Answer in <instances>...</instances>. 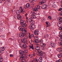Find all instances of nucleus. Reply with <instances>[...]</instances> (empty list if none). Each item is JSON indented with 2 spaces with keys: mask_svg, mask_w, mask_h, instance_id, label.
<instances>
[{
  "mask_svg": "<svg viewBox=\"0 0 62 62\" xmlns=\"http://www.w3.org/2000/svg\"><path fill=\"white\" fill-rule=\"evenodd\" d=\"M18 29L20 31H21L22 33H20L19 35L20 37L22 38H23L24 36H25L26 35H27V31L25 30V29H23V28H22V27H19Z\"/></svg>",
  "mask_w": 62,
  "mask_h": 62,
  "instance_id": "1",
  "label": "nucleus"
},
{
  "mask_svg": "<svg viewBox=\"0 0 62 62\" xmlns=\"http://www.w3.org/2000/svg\"><path fill=\"white\" fill-rule=\"evenodd\" d=\"M19 54H21V56L19 59V60H23L24 59V57L23 56V51L22 50H20L19 51Z\"/></svg>",
  "mask_w": 62,
  "mask_h": 62,
  "instance_id": "2",
  "label": "nucleus"
},
{
  "mask_svg": "<svg viewBox=\"0 0 62 62\" xmlns=\"http://www.w3.org/2000/svg\"><path fill=\"white\" fill-rule=\"evenodd\" d=\"M20 23L21 24V25L22 26H20V27H22V28L25 27L27 26V24L26 23H24V21L23 20H20Z\"/></svg>",
  "mask_w": 62,
  "mask_h": 62,
  "instance_id": "3",
  "label": "nucleus"
},
{
  "mask_svg": "<svg viewBox=\"0 0 62 62\" xmlns=\"http://www.w3.org/2000/svg\"><path fill=\"white\" fill-rule=\"evenodd\" d=\"M59 29L60 30H61L59 32V34L60 35V36H59L61 38L60 39V40L61 41H62V42H60V43H62V27H61L59 28Z\"/></svg>",
  "mask_w": 62,
  "mask_h": 62,
  "instance_id": "4",
  "label": "nucleus"
},
{
  "mask_svg": "<svg viewBox=\"0 0 62 62\" xmlns=\"http://www.w3.org/2000/svg\"><path fill=\"white\" fill-rule=\"evenodd\" d=\"M33 18L31 17L29 19L28 21L30 23H31V24H32V25H34V24H35V21H33Z\"/></svg>",
  "mask_w": 62,
  "mask_h": 62,
  "instance_id": "5",
  "label": "nucleus"
},
{
  "mask_svg": "<svg viewBox=\"0 0 62 62\" xmlns=\"http://www.w3.org/2000/svg\"><path fill=\"white\" fill-rule=\"evenodd\" d=\"M5 49V48L4 47L0 48V55L4 53V51Z\"/></svg>",
  "mask_w": 62,
  "mask_h": 62,
  "instance_id": "6",
  "label": "nucleus"
},
{
  "mask_svg": "<svg viewBox=\"0 0 62 62\" xmlns=\"http://www.w3.org/2000/svg\"><path fill=\"white\" fill-rule=\"evenodd\" d=\"M30 29L32 31L33 30H34L36 28V26L35 25H30Z\"/></svg>",
  "mask_w": 62,
  "mask_h": 62,
  "instance_id": "7",
  "label": "nucleus"
},
{
  "mask_svg": "<svg viewBox=\"0 0 62 62\" xmlns=\"http://www.w3.org/2000/svg\"><path fill=\"white\" fill-rule=\"evenodd\" d=\"M31 16H32V18H36L37 17L35 16V15H36V13H35L34 12L31 11Z\"/></svg>",
  "mask_w": 62,
  "mask_h": 62,
  "instance_id": "8",
  "label": "nucleus"
},
{
  "mask_svg": "<svg viewBox=\"0 0 62 62\" xmlns=\"http://www.w3.org/2000/svg\"><path fill=\"white\" fill-rule=\"evenodd\" d=\"M57 20L59 22V24H62V17H59L57 18Z\"/></svg>",
  "mask_w": 62,
  "mask_h": 62,
  "instance_id": "9",
  "label": "nucleus"
},
{
  "mask_svg": "<svg viewBox=\"0 0 62 62\" xmlns=\"http://www.w3.org/2000/svg\"><path fill=\"white\" fill-rule=\"evenodd\" d=\"M46 2V0H42L41 2H40L39 3V5H41L44 3H45V2Z\"/></svg>",
  "mask_w": 62,
  "mask_h": 62,
  "instance_id": "10",
  "label": "nucleus"
},
{
  "mask_svg": "<svg viewBox=\"0 0 62 62\" xmlns=\"http://www.w3.org/2000/svg\"><path fill=\"white\" fill-rule=\"evenodd\" d=\"M38 52H39V54L40 56H43V53H42V51L40 50Z\"/></svg>",
  "mask_w": 62,
  "mask_h": 62,
  "instance_id": "11",
  "label": "nucleus"
},
{
  "mask_svg": "<svg viewBox=\"0 0 62 62\" xmlns=\"http://www.w3.org/2000/svg\"><path fill=\"white\" fill-rule=\"evenodd\" d=\"M39 30H36L34 32L35 35H39V34L38 33L39 32Z\"/></svg>",
  "mask_w": 62,
  "mask_h": 62,
  "instance_id": "12",
  "label": "nucleus"
},
{
  "mask_svg": "<svg viewBox=\"0 0 62 62\" xmlns=\"http://www.w3.org/2000/svg\"><path fill=\"white\" fill-rule=\"evenodd\" d=\"M50 45L52 47H53L54 48V47H56V44L54 43H52Z\"/></svg>",
  "mask_w": 62,
  "mask_h": 62,
  "instance_id": "13",
  "label": "nucleus"
},
{
  "mask_svg": "<svg viewBox=\"0 0 62 62\" xmlns=\"http://www.w3.org/2000/svg\"><path fill=\"white\" fill-rule=\"evenodd\" d=\"M41 8L43 9H45L47 8V5H43L41 6Z\"/></svg>",
  "mask_w": 62,
  "mask_h": 62,
  "instance_id": "14",
  "label": "nucleus"
},
{
  "mask_svg": "<svg viewBox=\"0 0 62 62\" xmlns=\"http://www.w3.org/2000/svg\"><path fill=\"white\" fill-rule=\"evenodd\" d=\"M41 44L42 45H41V46L43 47V49L44 50L45 49V46H46V44H45L43 43H41Z\"/></svg>",
  "mask_w": 62,
  "mask_h": 62,
  "instance_id": "15",
  "label": "nucleus"
},
{
  "mask_svg": "<svg viewBox=\"0 0 62 62\" xmlns=\"http://www.w3.org/2000/svg\"><path fill=\"white\" fill-rule=\"evenodd\" d=\"M38 10L37 8H34L32 9V10L31 11H33V12H34L33 11H38Z\"/></svg>",
  "mask_w": 62,
  "mask_h": 62,
  "instance_id": "16",
  "label": "nucleus"
},
{
  "mask_svg": "<svg viewBox=\"0 0 62 62\" xmlns=\"http://www.w3.org/2000/svg\"><path fill=\"white\" fill-rule=\"evenodd\" d=\"M17 17V18L18 20H21V19H22V16H21V15H18Z\"/></svg>",
  "mask_w": 62,
  "mask_h": 62,
  "instance_id": "17",
  "label": "nucleus"
},
{
  "mask_svg": "<svg viewBox=\"0 0 62 62\" xmlns=\"http://www.w3.org/2000/svg\"><path fill=\"white\" fill-rule=\"evenodd\" d=\"M21 41L22 43H25L26 42V39H21Z\"/></svg>",
  "mask_w": 62,
  "mask_h": 62,
  "instance_id": "18",
  "label": "nucleus"
},
{
  "mask_svg": "<svg viewBox=\"0 0 62 62\" xmlns=\"http://www.w3.org/2000/svg\"><path fill=\"white\" fill-rule=\"evenodd\" d=\"M57 51H59L60 52H61V53H62V48L61 47L58 48L57 49Z\"/></svg>",
  "mask_w": 62,
  "mask_h": 62,
  "instance_id": "19",
  "label": "nucleus"
},
{
  "mask_svg": "<svg viewBox=\"0 0 62 62\" xmlns=\"http://www.w3.org/2000/svg\"><path fill=\"white\" fill-rule=\"evenodd\" d=\"M62 52H61V54H58V57H59V58H61V57H62Z\"/></svg>",
  "mask_w": 62,
  "mask_h": 62,
  "instance_id": "20",
  "label": "nucleus"
},
{
  "mask_svg": "<svg viewBox=\"0 0 62 62\" xmlns=\"http://www.w3.org/2000/svg\"><path fill=\"white\" fill-rule=\"evenodd\" d=\"M26 8H28L30 7V4L29 3H27L26 4Z\"/></svg>",
  "mask_w": 62,
  "mask_h": 62,
  "instance_id": "21",
  "label": "nucleus"
},
{
  "mask_svg": "<svg viewBox=\"0 0 62 62\" xmlns=\"http://www.w3.org/2000/svg\"><path fill=\"white\" fill-rule=\"evenodd\" d=\"M20 11L19 10H17L16 11V13L17 14V15H20Z\"/></svg>",
  "mask_w": 62,
  "mask_h": 62,
  "instance_id": "22",
  "label": "nucleus"
},
{
  "mask_svg": "<svg viewBox=\"0 0 62 62\" xmlns=\"http://www.w3.org/2000/svg\"><path fill=\"white\" fill-rule=\"evenodd\" d=\"M22 47L24 49H25L27 47V46L26 45L24 44H23L22 45Z\"/></svg>",
  "mask_w": 62,
  "mask_h": 62,
  "instance_id": "23",
  "label": "nucleus"
},
{
  "mask_svg": "<svg viewBox=\"0 0 62 62\" xmlns=\"http://www.w3.org/2000/svg\"><path fill=\"white\" fill-rule=\"evenodd\" d=\"M42 58L41 57H40L39 59V62H42Z\"/></svg>",
  "mask_w": 62,
  "mask_h": 62,
  "instance_id": "24",
  "label": "nucleus"
},
{
  "mask_svg": "<svg viewBox=\"0 0 62 62\" xmlns=\"http://www.w3.org/2000/svg\"><path fill=\"white\" fill-rule=\"evenodd\" d=\"M35 48L37 50H39L40 49V47L38 46H36Z\"/></svg>",
  "mask_w": 62,
  "mask_h": 62,
  "instance_id": "25",
  "label": "nucleus"
},
{
  "mask_svg": "<svg viewBox=\"0 0 62 62\" xmlns=\"http://www.w3.org/2000/svg\"><path fill=\"white\" fill-rule=\"evenodd\" d=\"M49 35L48 34H46L44 36V37L45 38H49Z\"/></svg>",
  "mask_w": 62,
  "mask_h": 62,
  "instance_id": "26",
  "label": "nucleus"
},
{
  "mask_svg": "<svg viewBox=\"0 0 62 62\" xmlns=\"http://www.w3.org/2000/svg\"><path fill=\"white\" fill-rule=\"evenodd\" d=\"M48 23H49V22H46V23L47 25V26H46L47 27H48V26H49V24H48Z\"/></svg>",
  "mask_w": 62,
  "mask_h": 62,
  "instance_id": "27",
  "label": "nucleus"
},
{
  "mask_svg": "<svg viewBox=\"0 0 62 62\" xmlns=\"http://www.w3.org/2000/svg\"><path fill=\"white\" fill-rule=\"evenodd\" d=\"M62 61V60H61V59H59L58 60L56 61V62H61Z\"/></svg>",
  "mask_w": 62,
  "mask_h": 62,
  "instance_id": "28",
  "label": "nucleus"
},
{
  "mask_svg": "<svg viewBox=\"0 0 62 62\" xmlns=\"http://www.w3.org/2000/svg\"><path fill=\"white\" fill-rule=\"evenodd\" d=\"M3 61V59L2 58L0 57V62H2Z\"/></svg>",
  "mask_w": 62,
  "mask_h": 62,
  "instance_id": "29",
  "label": "nucleus"
},
{
  "mask_svg": "<svg viewBox=\"0 0 62 62\" xmlns=\"http://www.w3.org/2000/svg\"><path fill=\"white\" fill-rule=\"evenodd\" d=\"M40 6L39 5H38L37 7V8L39 9H40Z\"/></svg>",
  "mask_w": 62,
  "mask_h": 62,
  "instance_id": "30",
  "label": "nucleus"
},
{
  "mask_svg": "<svg viewBox=\"0 0 62 62\" xmlns=\"http://www.w3.org/2000/svg\"><path fill=\"white\" fill-rule=\"evenodd\" d=\"M29 47L30 48H31L32 49H34V47H33V45H32L31 46H30Z\"/></svg>",
  "mask_w": 62,
  "mask_h": 62,
  "instance_id": "31",
  "label": "nucleus"
},
{
  "mask_svg": "<svg viewBox=\"0 0 62 62\" xmlns=\"http://www.w3.org/2000/svg\"><path fill=\"white\" fill-rule=\"evenodd\" d=\"M5 0H0V3H2L3 1H5Z\"/></svg>",
  "mask_w": 62,
  "mask_h": 62,
  "instance_id": "32",
  "label": "nucleus"
},
{
  "mask_svg": "<svg viewBox=\"0 0 62 62\" xmlns=\"http://www.w3.org/2000/svg\"><path fill=\"white\" fill-rule=\"evenodd\" d=\"M20 9H21V12H23V8H22V7H20Z\"/></svg>",
  "mask_w": 62,
  "mask_h": 62,
  "instance_id": "33",
  "label": "nucleus"
},
{
  "mask_svg": "<svg viewBox=\"0 0 62 62\" xmlns=\"http://www.w3.org/2000/svg\"><path fill=\"white\" fill-rule=\"evenodd\" d=\"M48 18L49 19H50V20H52V18H51V16H49L48 17Z\"/></svg>",
  "mask_w": 62,
  "mask_h": 62,
  "instance_id": "34",
  "label": "nucleus"
},
{
  "mask_svg": "<svg viewBox=\"0 0 62 62\" xmlns=\"http://www.w3.org/2000/svg\"><path fill=\"white\" fill-rule=\"evenodd\" d=\"M59 45H60V46L62 47V42L60 43H59Z\"/></svg>",
  "mask_w": 62,
  "mask_h": 62,
  "instance_id": "35",
  "label": "nucleus"
},
{
  "mask_svg": "<svg viewBox=\"0 0 62 62\" xmlns=\"http://www.w3.org/2000/svg\"><path fill=\"white\" fill-rule=\"evenodd\" d=\"M61 10H62V8H60L59 9V11H61Z\"/></svg>",
  "mask_w": 62,
  "mask_h": 62,
  "instance_id": "36",
  "label": "nucleus"
},
{
  "mask_svg": "<svg viewBox=\"0 0 62 62\" xmlns=\"http://www.w3.org/2000/svg\"><path fill=\"white\" fill-rule=\"evenodd\" d=\"M33 1H34V0H29V1L30 2H33Z\"/></svg>",
  "mask_w": 62,
  "mask_h": 62,
  "instance_id": "37",
  "label": "nucleus"
},
{
  "mask_svg": "<svg viewBox=\"0 0 62 62\" xmlns=\"http://www.w3.org/2000/svg\"><path fill=\"white\" fill-rule=\"evenodd\" d=\"M34 42H35V43H39V42L36 41V40H34Z\"/></svg>",
  "mask_w": 62,
  "mask_h": 62,
  "instance_id": "38",
  "label": "nucleus"
},
{
  "mask_svg": "<svg viewBox=\"0 0 62 62\" xmlns=\"http://www.w3.org/2000/svg\"><path fill=\"white\" fill-rule=\"evenodd\" d=\"M9 0H6V2H7V3H9Z\"/></svg>",
  "mask_w": 62,
  "mask_h": 62,
  "instance_id": "39",
  "label": "nucleus"
},
{
  "mask_svg": "<svg viewBox=\"0 0 62 62\" xmlns=\"http://www.w3.org/2000/svg\"><path fill=\"white\" fill-rule=\"evenodd\" d=\"M10 57H13V55L12 54H11L10 55Z\"/></svg>",
  "mask_w": 62,
  "mask_h": 62,
  "instance_id": "40",
  "label": "nucleus"
},
{
  "mask_svg": "<svg viewBox=\"0 0 62 62\" xmlns=\"http://www.w3.org/2000/svg\"><path fill=\"white\" fill-rule=\"evenodd\" d=\"M24 8L25 9H26V8H27V7H26V6H24Z\"/></svg>",
  "mask_w": 62,
  "mask_h": 62,
  "instance_id": "41",
  "label": "nucleus"
},
{
  "mask_svg": "<svg viewBox=\"0 0 62 62\" xmlns=\"http://www.w3.org/2000/svg\"><path fill=\"white\" fill-rule=\"evenodd\" d=\"M27 13H26L25 14V17H27Z\"/></svg>",
  "mask_w": 62,
  "mask_h": 62,
  "instance_id": "42",
  "label": "nucleus"
},
{
  "mask_svg": "<svg viewBox=\"0 0 62 62\" xmlns=\"http://www.w3.org/2000/svg\"><path fill=\"white\" fill-rule=\"evenodd\" d=\"M38 0H33V1L34 2H37V1Z\"/></svg>",
  "mask_w": 62,
  "mask_h": 62,
  "instance_id": "43",
  "label": "nucleus"
},
{
  "mask_svg": "<svg viewBox=\"0 0 62 62\" xmlns=\"http://www.w3.org/2000/svg\"><path fill=\"white\" fill-rule=\"evenodd\" d=\"M31 36L32 37H34V35L33 34H32L31 35Z\"/></svg>",
  "mask_w": 62,
  "mask_h": 62,
  "instance_id": "44",
  "label": "nucleus"
},
{
  "mask_svg": "<svg viewBox=\"0 0 62 62\" xmlns=\"http://www.w3.org/2000/svg\"><path fill=\"white\" fill-rule=\"evenodd\" d=\"M29 38H30V39H31V36L29 35Z\"/></svg>",
  "mask_w": 62,
  "mask_h": 62,
  "instance_id": "45",
  "label": "nucleus"
},
{
  "mask_svg": "<svg viewBox=\"0 0 62 62\" xmlns=\"http://www.w3.org/2000/svg\"><path fill=\"white\" fill-rule=\"evenodd\" d=\"M37 14V15H39L40 14H39V13H38Z\"/></svg>",
  "mask_w": 62,
  "mask_h": 62,
  "instance_id": "46",
  "label": "nucleus"
},
{
  "mask_svg": "<svg viewBox=\"0 0 62 62\" xmlns=\"http://www.w3.org/2000/svg\"><path fill=\"white\" fill-rule=\"evenodd\" d=\"M31 42H33V40H31Z\"/></svg>",
  "mask_w": 62,
  "mask_h": 62,
  "instance_id": "47",
  "label": "nucleus"
},
{
  "mask_svg": "<svg viewBox=\"0 0 62 62\" xmlns=\"http://www.w3.org/2000/svg\"><path fill=\"white\" fill-rule=\"evenodd\" d=\"M36 41H38V39H36L35 40Z\"/></svg>",
  "mask_w": 62,
  "mask_h": 62,
  "instance_id": "48",
  "label": "nucleus"
},
{
  "mask_svg": "<svg viewBox=\"0 0 62 62\" xmlns=\"http://www.w3.org/2000/svg\"><path fill=\"white\" fill-rule=\"evenodd\" d=\"M61 4H62V1H61Z\"/></svg>",
  "mask_w": 62,
  "mask_h": 62,
  "instance_id": "49",
  "label": "nucleus"
},
{
  "mask_svg": "<svg viewBox=\"0 0 62 62\" xmlns=\"http://www.w3.org/2000/svg\"><path fill=\"white\" fill-rule=\"evenodd\" d=\"M33 56H35V54L34 53L33 54Z\"/></svg>",
  "mask_w": 62,
  "mask_h": 62,
  "instance_id": "50",
  "label": "nucleus"
},
{
  "mask_svg": "<svg viewBox=\"0 0 62 62\" xmlns=\"http://www.w3.org/2000/svg\"><path fill=\"white\" fill-rule=\"evenodd\" d=\"M30 55H29V57H30Z\"/></svg>",
  "mask_w": 62,
  "mask_h": 62,
  "instance_id": "51",
  "label": "nucleus"
},
{
  "mask_svg": "<svg viewBox=\"0 0 62 62\" xmlns=\"http://www.w3.org/2000/svg\"><path fill=\"white\" fill-rule=\"evenodd\" d=\"M26 17V19H27V17Z\"/></svg>",
  "mask_w": 62,
  "mask_h": 62,
  "instance_id": "52",
  "label": "nucleus"
},
{
  "mask_svg": "<svg viewBox=\"0 0 62 62\" xmlns=\"http://www.w3.org/2000/svg\"><path fill=\"white\" fill-rule=\"evenodd\" d=\"M53 8H54V6H53Z\"/></svg>",
  "mask_w": 62,
  "mask_h": 62,
  "instance_id": "53",
  "label": "nucleus"
},
{
  "mask_svg": "<svg viewBox=\"0 0 62 62\" xmlns=\"http://www.w3.org/2000/svg\"><path fill=\"white\" fill-rule=\"evenodd\" d=\"M0 14H1V13H0Z\"/></svg>",
  "mask_w": 62,
  "mask_h": 62,
  "instance_id": "54",
  "label": "nucleus"
},
{
  "mask_svg": "<svg viewBox=\"0 0 62 62\" xmlns=\"http://www.w3.org/2000/svg\"><path fill=\"white\" fill-rule=\"evenodd\" d=\"M40 41V42H41V41Z\"/></svg>",
  "mask_w": 62,
  "mask_h": 62,
  "instance_id": "55",
  "label": "nucleus"
}]
</instances>
